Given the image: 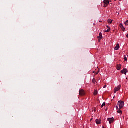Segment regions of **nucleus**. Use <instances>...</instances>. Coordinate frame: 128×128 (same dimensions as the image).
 Wrapping results in <instances>:
<instances>
[{
  "label": "nucleus",
  "mask_w": 128,
  "mask_h": 128,
  "mask_svg": "<svg viewBox=\"0 0 128 128\" xmlns=\"http://www.w3.org/2000/svg\"><path fill=\"white\" fill-rule=\"evenodd\" d=\"M124 106V102L123 101H118L117 106H116V109L117 110H122Z\"/></svg>",
  "instance_id": "1"
},
{
  "label": "nucleus",
  "mask_w": 128,
  "mask_h": 128,
  "mask_svg": "<svg viewBox=\"0 0 128 128\" xmlns=\"http://www.w3.org/2000/svg\"><path fill=\"white\" fill-rule=\"evenodd\" d=\"M121 88H122V86L120 85H119L118 87L116 88H114V93L116 94V92H118V90H120Z\"/></svg>",
  "instance_id": "2"
},
{
  "label": "nucleus",
  "mask_w": 128,
  "mask_h": 128,
  "mask_svg": "<svg viewBox=\"0 0 128 128\" xmlns=\"http://www.w3.org/2000/svg\"><path fill=\"white\" fill-rule=\"evenodd\" d=\"M104 2L105 4V6H104V8H106V6H108V5L110 4V1H108V0H104Z\"/></svg>",
  "instance_id": "3"
},
{
  "label": "nucleus",
  "mask_w": 128,
  "mask_h": 128,
  "mask_svg": "<svg viewBox=\"0 0 128 128\" xmlns=\"http://www.w3.org/2000/svg\"><path fill=\"white\" fill-rule=\"evenodd\" d=\"M108 122H109V124H112L114 122V118H108Z\"/></svg>",
  "instance_id": "4"
},
{
  "label": "nucleus",
  "mask_w": 128,
  "mask_h": 128,
  "mask_svg": "<svg viewBox=\"0 0 128 128\" xmlns=\"http://www.w3.org/2000/svg\"><path fill=\"white\" fill-rule=\"evenodd\" d=\"M122 74H124L126 76V74L128 73V69L124 68L122 70H121Z\"/></svg>",
  "instance_id": "5"
},
{
  "label": "nucleus",
  "mask_w": 128,
  "mask_h": 128,
  "mask_svg": "<svg viewBox=\"0 0 128 128\" xmlns=\"http://www.w3.org/2000/svg\"><path fill=\"white\" fill-rule=\"evenodd\" d=\"M79 94L80 96H84L86 94V93L84 92V91L82 90H81L79 92Z\"/></svg>",
  "instance_id": "6"
},
{
  "label": "nucleus",
  "mask_w": 128,
  "mask_h": 128,
  "mask_svg": "<svg viewBox=\"0 0 128 128\" xmlns=\"http://www.w3.org/2000/svg\"><path fill=\"white\" fill-rule=\"evenodd\" d=\"M96 124H102V120H100V119H96Z\"/></svg>",
  "instance_id": "7"
},
{
  "label": "nucleus",
  "mask_w": 128,
  "mask_h": 128,
  "mask_svg": "<svg viewBox=\"0 0 128 128\" xmlns=\"http://www.w3.org/2000/svg\"><path fill=\"white\" fill-rule=\"evenodd\" d=\"M120 28L123 30V32H124V30H126V28H124V26L122 24H120Z\"/></svg>",
  "instance_id": "8"
},
{
  "label": "nucleus",
  "mask_w": 128,
  "mask_h": 128,
  "mask_svg": "<svg viewBox=\"0 0 128 128\" xmlns=\"http://www.w3.org/2000/svg\"><path fill=\"white\" fill-rule=\"evenodd\" d=\"M115 50H120V44H117L114 48Z\"/></svg>",
  "instance_id": "9"
},
{
  "label": "nucleus",
  "mask_w": 128,
  "mask_h": 128,
  "mask_svg": "<svg viewBox=\"0 0 128 128\" xmlns=\"http://www.w3.org/2000/svg\"><path fill=\"white\" fill-rule=\"evenodd\" d=\"M121 68H122V66L120 64H118L117 66V70H120Z\"/></svg>",
  "instance_id": "10"
},
{
  "label": "nucleus",
  "mask_w": 128,
  "mask_h": 128,
  "mask_svg": "<svg viewBox=\"0 0 128 128\" xmlns=\"http://www.w3.org/2000/svg\"><path fill=\"white\" fill-rule=\"evenodd\" d=\"M98 38L100 40H102V32L100 33V36H98Z\"/></svg>",
  "instance_id": "11"
},
{
  "label": "nucleus",
  "mask_w": 128,
  "mask_h": 128,
  "mask_svg": "<svg viewBox=\"0 0 128 128\" xmlns=\"http://www.w3.org/2000/svg\"><path fill=\"white\" fill-rule=\"evenodd\" d=\"M108 24H112V20L110 19H108Z\"/></svg>",
  "instance_id": "12"
},
{
  "label": "nucleus",
  "mask_w": 128,
  "mask_h": 128,
  "mask_svg": "<svg viewBox=\"0 0 128 128\" xmlns=\"http://www.w3.org/2000/svg\"><path fill=\"white\" fill-rule=\"evenodd\" d=\"M108 30L105 32H110V28H108V26H107Z\"/></svg>",
  "instance_id": "13"
},
{
  "label": "nucleus",
  "mask_w": 128,
  "mask_h": 128,
  "mask_svg": "<svg viewBox=\"0 0 128 128\" xmlns=\"http://www.w3.org/2000/svg\"><path fill=\"white\" fill-rule=\"evenodd\" d=\"M117 112H118V114H122V111L120 110H118L117 111Z\"/></svg>",
  "instance_id": "14"
},
{
  "label": "nucleus",
  "mask_w": 128,
  "mask_h": 128,
  "mask_svg": "<svg viewBox=\"0 0 128 128\" xmlns=\"http://www.w3.org/2000/svg\"><path fill=\"white\" fill-rule=\"evenodd\" d=\"M106 106V103L104 102L102 104L101 106V108H102L104 106Z\"/></svg>",
  "instance_id": "15"
},
{
  "label": "nucleus",
  "mask_w": 128,
  "mask_h": 128,
  "mask_svg": "<svg viewBox=\"0 0 128 128\" xmlns=\"http://www.w3.org/2000/svg\"><path fill=\"white\" fill-rule=\"evenodd\" d=\"M94 96H96V94H98V90H95V92H94Z\"/></svg>",
  "instance_id": "16"
},
{
  "label": "nucleus",
  "mask_w": 128,
  "mask_h": 128,
  "mask_svg": "<svg viewBox=\"0 0 128 128\" xmlns=\"http://www.w3.org/2000/svg\"><path fill=\"white\" fill-rule=\"evenodd\" d=\"M126 26H128V20L124 22Z\"/></svg>",
  "instance_id": "17"
},
{
  "label": "nucleus",
  "mask_w": 128,
  "mask_h": 128,
  "mask_svg": "<svg viewBox=\"0 0 128 128\" xmlns=\"http://www.w3.org/2000/svg\"><path fill=\"white\" fill-rule=\"evenodd\" d=\"M124 60H125L126 62L128 61V58H126V56H125V57L124 58Z\"/></svg>",
  "instance_id": "18"
},
{
  "label": "nucleus",
  "mask_w": 128,
  "mask_h": 128,
  "mask_svg": "<svg viewBox=\"0 0 128 128\" xmlns=\"http://www.w3.org/2000/svg\"><path fill=\"white\" fill-rule=\"evenodd\" d=\"M92 82H94V84H96V82L94 80H92Z\"/></svg>",
  "instance_id": "19"
},
{
  "label": "nucleus",
  "mask_w": 128,
  "mask_h": 128,
  "mask_svg": "<svg viewBox=\"0 0 128 128\" xmlns=\"http://www.w3.org/2000/svg\"><path fill=\"white\" fill-rule=\"evenodd\" d=\"M106 88V86H104V88Z\"/></svg>",
  "instance_id": "20"
},
{
  "label": "nucleus",
  "mask_w": 128,
  "mask_h": 128,
  "mask_svg": "<svg viewBox=\"0 0 128 128\" xmlns=\"http://www.w3.org/2000/svg\"><path fill=\"white\" fill-rule=\"evenodd\" d=\"M120 0V2H122V0Z\"/></svg>",
  "instance_id": "21"
},
{
  "label": "nucleus",
  "mask_w": 128,
  "mask_h": 128,
  "mask_svg": "<svg viewBox=\"0 0 128 128\" xmlns=\"http://www.w3.org/2000/svg\"><path fill=\"white\" fill-rule=\"evenodd\" d=\"M102 128H104V126H102Z\"/></svg>",
  "instance_id": "22"
},
{
  "label": "nucleus",
  "mask_w": 128,
  "mask_h": 128,
  "mask_svg": "<svg viewBox=\"0 0 128 128\" xmlns=\"http://www.w3.org/2000/svg\"><path fill=\"white\" fill-rule=\"evenodd\" d=\"M100 22H102V21H100Z\"/></svg>",
  "instance_id": "23"
},
{
  "label": "nucleus",
  "mask_w": 128,
  "mask_h": 128,
  "mask_svg": "<svg viewBox=\"0 0 128 128\" xmlns=\"http://www.w3.org/2000/svg\"><path fill=\"white\" fill-rule=\"evenodd\" d=\"M115 0V2H116V0Z\"/></svg>",
  "instance_id": "24"
}]
</instances>
